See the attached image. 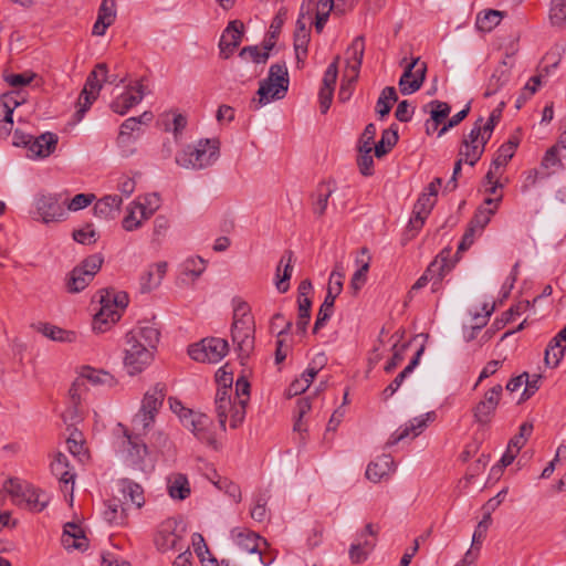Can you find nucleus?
Listing matches in <instances>:
<instances>
[{"label":"nucleus","instance_id":"nucleus-1","mask_svg":"<svg viewBox=\"0 0 566 566\" xmlns=\"http://www.w3.org/2000/svg\"><path fill=\"white\" fill-rule=\"evenodd\" d=\"M160 333L154 326H137L124 338L123 364L130 376L142 373L154 359Z\"/></svg>","mask_w":566,"mask_h":566},{"label":"nucleus","instance_id":"nucleus-2","mask_svg":"<svg viewBox=\"0 0 566 566\" xmlns=\"http://www.w3.org/2000/svg\"><path fill=\"white\" fill-rule=\"evenodd\" d=\"M220 156V140L205 138L178 151L175 160L180 167L200 170L213 165Z\"/></svg>","mask_w":566,"mask_h":566},{"label":"nucleus","instance_id":"nucleus-3","mask_svg":"<svg viewBox=\"0 0 566 566\" xmlns=\"http://www.w3.org/2000/svg\"><path fill=\"white\" fill-rule=\"evenodd\" d=\"M117 427L122 434L117 437L116 446L123 461L133 470L145 471L148 448L140 438L144 433H132L120 423Z\"/></svg>","mask_w":566,"mask_h":566},{"label":"nucleus","instance_id":"nucleus-4","mask_svg":"<svg viewBox=\"0 0 566 566\" xmlns=\"http://www.w3.org/2000/svg\"><path fill=\"white\" fill-rule=\"evenodd\" d=\"M3 488L15 505L32 512H42L50 502L46 492L19 479H9Z\"/></svg>","mask_w":566,"mask_h":566},{"label":"nucleus","instance_id":"nucleus-5","mask_svg":"<svg viewBox=\"0 0 566 566\" xmlns=\"http://www.w3.org/2000/svg\"><path fill=\"white\" fill-rule=\"evenodd\" d=\"M166 395V385L161 382H157L145 392L140 408L132 420L135 431L143 432L144 434L149 431L156 421Z\"/></svg>","mask_w":566,"mask_h":566},{"label":"nucleus","instance_id":"nucleus-6","mask_svg":"<svg viewBox=\"0 0 566 566\" xmlns=\"http://www.w3.org/2000/svg\"><path fill=\"white\" fill-rule=\"evenodd\" d=\"M154 544L161 553L182 551L187 545L185 526L175 517L163 521L154 535Z\"/></svg>","mask_w":566,"mask_h":566},{"label":"nucleus","instance_id":"nucleus-7","mask_svg":"<svg viewBox=\"0 0 566 566\" xmlns=\"http://www.w3.org/2000/svg\"><path fill=\"white\" fill-rule=\"evenodd\" d=\"M289 88V73L285 64H272L269 76L260 83L258 90L259 105H265L270 99H280L285 96Z\"/></svg>","mask_w":566,"mask_h":566},{"label":"nucleus","instance_id":"nucleus-8","mask_svg":"<svg viewBox=\"0 0 566 566\" xmlns=\"http://www.w3.org/2000/svg\"><path fill=\"white\" fill-rule=\"evenodd\" d=\"M104 259L101 254H92L85 258L66 276L65 286L69 293L83 291L101 270Z\"/></svg>","mask_w":566,"mask_h":566},{"label":"nucleus","instance_id":"nucleus-9","mask_svg":"<svg viewBox=\"0 0 566 566\" xmlns=\"http://www.w3.org/2000/svg\"><path fill=\"white\" fill-rule=\"evenodd\" d=\"M343 280L344 269L340 264H336L329 275L326 296L317 313L313 333H317L322 327H324L326 322L333 315L335 300L343 290Z\"/></svg>","mask_w":566,"mask_h":566},{"label":"nucleus","instance_id":"nucleus-10","mask_svg":"<svg viewBox=\"0 0 566 566\" xmlns=\"http://www.w3.org/2000/svg\"><path fill=\"white\" fill-rule=\"evenodd\" d=\"M228 350L226 339L210 337L189 346L188 354L196 361L216 364L227 355Z\"/></svg>","mask_w":566,"mask_h":566},{"label":"nucleus","instance_id":"nucleus-11","mask_svg":"<svg viewBox=\"0 0 566 566\" xmlns=\"http://www.w3.org/2000/svg\"><path fill=\"white\" fill-rule=\"evenodd\" d=\"M182 424L202 443L217 449L213 422L209 416L195 411L187 412V416L182 417Z\"/></svg>","mask_w":566,"mask_h":566},{"label":"nucleus","instance_id":"nucleus-12","mask_svg":"<svg viewBox=\"0 0 566 566\" xmlns=\"http://www.w3.org/2000/svg\"><path fill=\"white\" fill-rule=\"evenodd\" d=\"M427 72L426 62L420 61V57H416L409 63L400 80L399 90L402 95H410L422 86Z\"/></svg>","mask_w":566,"mask_h":566},{"label":"nucleus","instance_id":"nucleus-13","mask_svg":"<svg viewBox=\"0 0 566 566\" xmlns=\"http://www.w3.org/2000/svg\"><path fill=\"white\" fill-rule=\"evenodd\" d=\"M66 200L61 202L52 195H41L35 199V210L44 223L61 221L66 217Z\"/></svg>","mask_w":566,"mask_h":566},{"label":"nucleus","instance_id":"nucleus-14","mask_svg":"<svg viewBox=\"0 0 566 566\" xmlns=\"http://www.w3.org/2000/svg\"><path fill=\"white\" fill-rule=\"evenodd\" d=\"M437 418V413L434 411H429L424 415L415 417L409 420L405 426L400 427L396 430L387 441V446L391 447L400 442L401 440L412 437H418L428 426V422L434 421Z\"/></svg>","mask_w":566,"mask_h":566},{"label":"nucleus","instance_id":"nucleus-15","mask_svg":"<svg viewBox=\"0 0 566 566\" xmlns=\"http://www.w3.org/2000/svg\"><path fill=\"white\" fill-rule=\"evenodd\" d=\"M243 34V22L240 20H233L228 23L219 41L220 56L222 59L227 60L234 53L235 49L242 42Z\"/></svg>","mask_w":566,"mask_h":566},{"label":"nucleus","instance_id":"nucleus-16","mask_svg":"<svg viewBox=\"0 0 566 566\" xmlns=\"http://www.w3.org/2000/svg\"><path fill=\"white\" fill-rule=\"evenodd\" d=\"M214 403L221 429L226 430L228 419H230V427L233 428V415L237 400L232 397V387L222 386L219 388L216 394Z\"/></svg>","mask_w":566,"mask_h":566},{"label":"nucleus","instance_id":"nucleus-17","mask_svg":"<svg viewBox=\"0 0 566 566\" xmlns=\"http://www.w3.org/2000/svg\"><path fill=\"white\" fill-rule=\"evenodd\" d=\"M51 471L59 479L62 492L65 495H70V501L72 502L75 473L70 467L67 457L61 452L56 453L51 463Z\"/></svg>","mask_w":566,"mask_h":566},{"label":"nucleus","instance_id":"nucleus-18","mask_svg":"<svg viewBox=\"0 0 566 566\" xmlns=\"http://www.w3.org/2000/svg\"><path fill=\"white\" fill-rule=\"evenodd\" d=\"M338 62L339 56H336L335 60L327 66L322 80V86L318 92V102L322 114L327 113L333 101L335 84L338 75Z\"/></svg>","mask_w":566,"mask_h":566},{"label":"nucleus","instance_id":"nucleus-19","mask_svg":"<svg viewBox=\"0 0 566 566\" xmlns=\"http://www.w3.org/2000/svg\"><path fill=\"white\" fill-rule=\"evenodd\" d=\"M18 92L0 96V138H7L13 128V112L24 99H18Z\"/></svg>","mask_w":566,"mask_h":566},{"label":"nucleus","instance_id":"nucleus-20","mask_svg":"<svg viewBox=\"0 0 566 566\" xmlns=\"http://www.w3.org/2000/svg\"><path fill=\"white\" fill-rule=\"evenodd\" d=\"M450 256L451 250L443 249L424 271V274H427L432 282L433 292L440 289L443 277L452 270L454 265L453 262H451Z\"/></svg>","mask_w":566,"mask_h":566},{"label":"nucleus","instance_id":"nucleus-21","mask_svg":"<svg viewBox=\"0 0 566 566\" xmlns=\"http://www.w3.org/2000/svg\"><path fill=\"white\" fill-rule=\"evenodd\" d=\"M116 495L122 497L128 510L130 507L140 509L145 504L143 488L129 479H120L116 483Z\"/></svg>","mask_w":566,"mask_h":566},{"label":"nucleus","instance_id":"nucleus-22","mask_svg":"<svg viewBox=\"0 0 566 566\" xmlns=\"http://www.w3.org/2000/svg\"><path fill=\"white\" fill-rule=\"evenodd\" d=\"M325 355L319 354L316 358L308 365V367L304 370L300 378L295 379L287 388V396L295 397L303 394L312 384L316 375L318 374L322 366L325 364Z\"/></svg>","mask_w":566,"mask_h":566},{"label":"nucleus","instance_id":"nucleus-23","mask_svg":"<svg viewBox=\"0 0 566 566\" xmlns=\"http://www.w3.org/2000/svg\"><path fill=\"white\" fill-rule=\"evenodd\" d=\"M101 308L94 315L93 329L97 333L106 332L112 324L116 323L120 318V312L114 306L109 300L99 297Z\"/></svg>","mask_w":566,"mask_h":566},{"label":"nucleus","instance_id":"nucleus-24","mask_svg":"<svg viewBox=\"0 0 566 566\" xmlns=\"http://www.w3.org/2000/svg\"><path fill=\"white\" fill-rule=\"evenodd\" d=\"M144 97V85L136 83L127 87L125 92L118 95L112 103L111 108L114 113L125 115L132 107L137 105Z\"/></svg>","mask_w":566,"mask_h":566},{"label":"nucleus","instance_id":"nucleus-25","mask_svg":"<svg viewBox=\"0 0 566 566\" xmlns=\"http://www.w3.org/2000/svg\"><path fill=\"white\" fill-rule=\"evenodd\" d=\"M59 138L54 133H43L38 137L31 138V143L29 146L30 158H45L49 157L56 148Z\"/></svg>","mask_w":566,"mask_h":566},{"label":"nucleus","instance_id":"nucleus-26","mask_svg":"<svg viewBox=\"0 0 566 566\" xmlns=\"http://www.w3.org/2000/svg\"><path fill=\"white\" fill-rule=\"evenodd\" d=\"M365 53V40L364 36H356L352 44L347 48L346 55V73L352 74V78H358L363 57Z\"/></svg>","mask_w":566,"mask_h":566},{"label":"nucleus","instance_id":"nucleus-27","mask_svg":"<svg viewBox=\"0 0 566 566\" xmlns=\"http://www.w3.org/2000/svg\"><path fill=\"white\" fill-rule=\"evenodd\" d=\"M116 20V0H103L93 25V35L103 36Z\"/></svg>","mask_w":566,"mask_h":566},{"label":"nucleus","instance_id":"nucleus-28","mask_svg":"<svg viewBox=\"0 0 566 566\" xmlns=\"http://www.w3.org/2000/svg\"><path fill=\"white\" fill-rule=\"evenodd\" d=\"M396 470L394 459L389 454H382L375 461L370 462L366 469V478L378 483L382 479H387Z\"/></svg>","mask_w":566,"mask_h":566},{"label":"nucleus","instance_id":"nucleus-29","mask_svg":"<svg viewBox=\"0 0 566 566\" xmlns=\"http://www.w3.org/2000/svg\"><path fill=\"white\" fill-rule=\"evenodd\" d=\"M231 537L235 545L244 553H258L261 556L260 543H265L261 536L247 528H233Z\"/></svg>","mask_w":566,"mask_h":566},{"label":"nucleus","instance_id":"nucleus-30","mask_svg":"<svg viewBox=\"0 0 566 566\" xmlns=\"http://www.w3.org/2000/svg\"><path fill=\"white\" fill-rule=\"evenodd\" d=\"M501 200V195L497 198H485L483 205L476 209L470 224L476 228L479 233L489 224L492 216L497 211Z\"/></svg>","mask_w":566,"mask_h":566},{"label":"nucleus","instance_id":"nucleus-31","mask_svg":"<svg viewBox=\"0 0 566 566\" xmlns=\"http://www.w3.org/2000/svg\"><path fill=\"white\" fill-rule=\"evenodd\" d=\"M436 202L434 198H430L423 192L419 196L413 206L412 216L409 220V227L412 230L419 231L422 228Z\"/></svg>","mask_w":566,"mask_h":566},{"label":"nucleus","instance_id":"nucleus-32","mask_svg":"<svg viewBox=\"0 0 566 566\" xmlns=\"http://www.w3.org/2000/svg\"><path fill=\"white\" fill-rule=\"evenodd\" d=\"M237 400V407L233 415V429L238 428L245 418V408L250 399V384L244 378H240L235 382V394L233 397Z\"/></svg>","mask_w":566,"mask_h":566},{"label":"nucleus","instance_id":"nucleus-33","mask_svg":"<svg viewBox=\"0 0 566 566\" xmlns=\"http://www.w3.org/2000/svg\"><path fill=\"white\" fill-rule=\"evenodd\" d=\"M293 252L287 250L281 256L275 274V287L280 293H285L290 289V280L293 273Z\"/></svg>","mask_w":566,"mask_h":566},{"label":"nucleus","instance_id":"nucleus-34","mask_svg":"<svg viewBox=\"0 0 566 566\" xmlns=\"http://www.w3.org/2000/svg\"><path fill=\"white\" fill-rule=\"evenodd\" d=\"M61 542L66 549L82 551L87 547V538L83 530L75 523H66L64 525Z\"/></svg>","mask_w":566,"mask_h":566},{"label":"nucleus","instance_id":"nucleus-35","mask_svg":"<svg viewBox=\"0 0 566 566\" xmlns=\"http://www.w3.org/2000/svg\"><path fill=\"white\" fill-rule=\"evenodd\" d=\"M566 349V327L551 339L545 350V363L549 367H557Z\"/></svg>","mask_w":566,"mask_h":566},{"label":"nucleus","instance_id":"nucleus-36","mask_svg":"<svg viewBox=\"0 0 566 566\" xmlns=\"http://www.w3.org/2000/svg\"><path fill=\"white\" fill-rule=\"evenodd\" d=\"M310 43V30L301 20L296 22V31L294 33V51L297 67H303L307 57V48Z\"/></svg>","mask_w":566,"mask_h":566},{"label":"nucleus","instance_id":"nucleus-37","mask_svg":"<svg viewBox=\"0 0 566 566\" xmlns=\"http://www.w3.org/2000/svg\"><path fill=\"white\" fill-rule=\"evenodd\" d=\"M148 219L149 217L146 214V205L140 203V201H134L127 207V213L124 217L122 224L126 231H134Z\"/></svg>","mask_w":566,"mask_h":566},{"label":"nucleus","instance_id":"nucleus-38","mask_svg":"<svg viewBox=\"0 0 566 566\" xmlns=\"http://www.w3.org/2000/svg\"><path fill=\"white\" fill-rule=\"evenodd\" d=\"M128 506L123 503L122 497L118 495H114L111 500L106 502V509L104 511V518L111 523L116 525H122L126 523L127 520Z\"/></svg>","mask_w":566,"mask_h":566},{"label":"nucleus","instance_id":"nucleus-39","mask_svg":"<svg viewBox=\"0 0 566 566\" xmlns=\"http://www.w3.org/2000/svg\"><path fill=\"white\" fill-rule=\"evenodd\" d=\"M424 352V347L421 346L415 354V356L411 358L409 364L403 368L402 371H400L396 378L384 389L382 396L385 399H388L391 397L402 385L405 379L415 370V368L418 366L420 361V357Z\"/></svg>","mask_w":566,"mask_h":566},{"label":"nucleus","instance_id":"nucleus-40","mask_svg":"<svg viewBox=\"0 0 566 566\" xmlns=\"http://www.w3.org/2000/svg\"><path fill=\"white\" fill-rule=\"evenodd\" d=\"M122 202V198L117 195L104 196L94 205V213L102 219H112L119 211Z\"/></svg>","mask_w":566,"mask_h":566},{"label":"nucleus","instance_id":"nucleus-41","mask_svg":"<svg viewBox=\"0 0 566 566\" xmlns=\"http://www.w3.org/2000/svg\"><path fill=\"white\" fill-rule=\"evenodd\" d=\"M114 83L115 78L109 80L108 69L105 63H98L95 69L88 74L83 90L91 92L92 94L98 95L103 83Z\"/></svg>","mask_w":566,"mask_h":566},{"label":"nucleus","instance_id":"nucleus-42","mask_svg":"<svg viewBox=\"0 0 566 566\" xmlns=\"http://www.w3.org/2000/svg\"><path fill=\"white\" fill-rule=\"evenodd\" d=\"M387 344L390 346L388 350L392 352L390 359L385 364L384 370L387 374L392 373L405 359L406 350L409 347L408 343H400L397 335H391L388 338Z\"/></svg>","mask_w":566,"mask_h":566},{"label":"nucleus","instance_id":"nucleus-43","mask_svg":"<svg viewBox=\"0 0 566 566\" xmlns=\"http://www.w3.org/2000/svg\"><path fill=\"white\" fill-rule=\"evenodd\" d=\"M232 329L254 331V318L247 302L239 301L233 310Z\"/></svg>","mask_w":566,"mask_h":566},{"label":"nucleus","instance_id":"nucleus-44","mask_svg":"<svg viewBox=\"0 0 566 566\" xmlns=\"http://www.w3.org/2000/svg\"><path fill=\"white\" fill-rule=\"evenodd\" d=\"M428 106L431 107L430 119L432 123L430 124V122L428 120L426 124V127H427V133L430 134L431 128H432V130H437L439 125L442 124L447 119V117L449 116V114L451 112V107L448 103L441 102L438 99L431 101L428 104Z\"/></svg>","mask_w":566,"mask_h":566},{"label":"nucleus","instance_id":"nucleus-45","mask_svg":"<svg viewBox=\"0 0 566 566\" xmlns=\"http://www.w3.org/2000/svg\"><path fill=\"white\" fill-rule=\"evenodd\" d=\"M36 329L45 337L62 343H73L76 340V333L66 331L49 323H39Z\"/></svg>","mask_w":566,"mask_h":566},{"label":"nucleus","instance_id":"nucleus-46","mask_svg":"<svg viewBox=\"0 0 566 566\" xmlns=\"http://www.w3.org/2000/svg\"><path fill=\"white\" fill-rule=\"evenodd\" d=\"M360 254L363 256L366 255V259H363V258H359V256L356 259V263L359 265V268L353 274L352 280H350V287L355 292L359 291L364 286V284L366 283V281H367V273L369 271V265H370V256L368 255L367 248H361Z\"/></svg>","mask_w":566,"mask_h":566},{"label":"nucleus","instance_id":"nucleus-47","mask_svg":"<svg viewBox=\"0 0 566 566\" xmlns=\"http://www.w3.org/2000/svg\"><path fill=\"white\" fill-rule=\"evenodd\" d=\"M168 493L172 499L185 500L190 494V486L185 474L177 473L168 478Z\"/></svg>","mask_w":566,"mask_h":566},{"label":"nucleus","instance_id":"nucleus-48","mask_svg":"<svg viewBox=\"0 0 566 566\" xmlns=\"http://www.w3.org/2000/svg\"><path fill=\"white\" fill-rule=\"evenodd\" d=\"M231 334L240 357H248L254 347V331L231 329Z\"/></svg>","mask_w":566,"mask_h":566},{"label":"nucleus","instance_id":"nucleus-49","mask_svg":"<svg viewBox=\"0 0 566 566\" xmlns=\"http://www.w3.org/2000/svg\"><path fill=\"white\" fill-rule=\"evenodd\" d=\"M81 378L88 380L93 385H105L112 387L116 385V380L108 371L95 369L90 366H84L81 369Z\"/></svg>","mask_w":566,"mask_h":566},{"label":"nucleus","instance_id":"nucleus-50","mask_svg":"<svg viewBox=\"0 0 566 566\" xmlns=\"http://www.w3.org/2000/svg\"><path fill=\"white\" fill-rule=\"evenodd\" d=\"M503 12L497 10L482 11L476 15L475 25L482 32H490L500 24Z\"/></svg>","mask_w":566,"mask_h":566},{"label":"nucleus","instance_id":"nucleus-51","mask_svg":"<svg viewBox=\"0 0 566 566\" xmlns=\"http://www.w3.org/2000/svg\"><path fill=\"white\" fill-rule=\"evenodd\" d=\"M549 22L558 29L566 28V0H552L548 13Z\"/></svg>","mask_w":566,"mask_h":566},{"label":"nucleus","instance_id":"nucleus-52","mask_svg":"<svg viewBox=\"0 0 566 566\" xmlns=\"http://www.w3.org/2000/svg\"><path fill=\"white\" fill-rule=\"evenodd\" d=\"M334 188L329 184L322 182L316 190V199L313 203V212L322 217L327 208L328 199L332 196Z\"/></svg>","mask_w":566,"mask_h":566},{"label":"nucleus","instance_id":"nucleus-53","mask_svg":"<svg viewBox=\"0 0 566 566\" xmlns=\"http://www.w3.org/2000/svg\"><path fill=\"white\" fill-rule=\"evenodd\" d=\"M398 99L395 87L386 86L377 101L376 112L380 117L388 115L391 111L392 104Z\"/></svg>","mask_w":566,"mask_h":566},{"label":"nucleus","instance_id":"nucleus-54","mask_svg":"<svg viewBox=\"0 0 566 566\" xmlns=\"http://www.w3.org/2000/svg\"><path fill=\"white\" fill-rule=\"evenodd\" d=\"M273 45V43H269L262 50L256 45L244 46L239 55L243 59L249 56L256 64H264L270 57Z\"/></svg>","mask_w":566,"mask_h":566},{"label":"nucleus","instance_id":"nucleus-55","mask_svg":"<svg viewBox=\"0 0 566 566\" xmlns=\"http://www.w3.org/2000/svg\"><path fill=\"white\" fill-rule=\"evenodd\" d=\"M398 142V133L392 129H385L380 140L375 144V156L381 158L388 154Z\"/></svg>","mask_w":566,"mask_h":566},{"label":"nucleus","instance_id":"nucleus-56","mask_svg":"<svg viewBox=\"0 0 566 566\" xmlns=\"http://www.w3.org/2000/svg\"><path fill=\"white\" fill-rule=\"evenodd\" d=\"M483 153L484 150L482 145L462 142L459 149V157H461L464 163L473 167L479 161Z\"/></svg>","mask_w":566,"mask_h":566},{"label":"nucleus","instance_id":"nucleus-57","mask_svg":"<svg viewBox=\"0 0 566 566\" xmlns=\"http://www.w3.org/2000/svg\"><path fill=\"white\" fill-rule=\"evenodd\" d=\"M516 147L517 143L512 140H509L501 145L492 161V167H494L495 170H499L501 167H504L514 156Z\"/></svg>","mask_w":566,"mask_h":566},{"label":"nucleus","instance_id":"nucleus-58","mask_svg":"<svg viewBox=\"0 0 566 566\" xmlns=\"http://www.w3.org/2000/svg\"><path fill=\"white\" fill-rule=\"evenodd\" d=\"M496 407L490 405L485 400H480L476 406L473 408V417L475 421L480 424L490 423L492 417L494 416Z\"/></svg>","mask_w":566,"mask_h":566},{"label":"nucleus","instance_id":"nucleus-59","mask_svg":"<svg viewBox=\"0 0 566 566\" xmlns=\"http://www.w3.org/2000/svg\"><path fill=\"white\" fill-rule=\"evenodd\" d=\"M298 303V318L296 322V328L301 333H305L307 325L311 319V307H312V301L310 297H304L297 300Z\"/></svg>","mask_w":566,"mask_h":566},{"label":"nucleus","instance_id":"nucleus-60","mask_svg":"<svg viewBox=\"0 0 566 566\" xmlns=\"http://www.w3.org/2000/svg\"><path fill=\"white\" fill-rule=\"evenodd\" d=\"M312 408V405H311V399L308 397H303V398H300L297 401H296V407H295V422H294V431H297L300 433L302 432H306V428L303 427V418L304 416L311 410Z\"/></svg>","mask_w":566,"mask_h":566},{"label":"nucleus","instance_id":"nucleus-61","mask_svg":"<svg viewBox=\"0 0 566 566\" xmlns=\"http://www.w3.org/2000/svg\"><path fill=\"white\" fill-rule=\"evenodd\" d=\"M2 77L3 81L7 82L10 86L19 87L29 85L33 80L38 77V75L32 71H27L19 74L4 72Z\"/></svg>","mask_w":566,"mask_h":566},{"label":"nucleus","instance_id":"nucleus-62","mask_svg":"<svg viewBox=\"0 0 566 566\" xmlns=\"http://www.w3.org/2000/svg\"><path fill=\"white\" fill-rule=\"evenodd\" d=\"M140 127V118L129 117L123 122L120 125V132L117 137L118 144L129 143L132 139V134L135 130H139Z\"/></svg>","mask_w":566,"mask_h":566},{"label":"nucleus","instance_id":"nucleus-63","mask_svg":"<svg viewBox=\"0 0 566 566\" xmlns=\"http://www.w3.org/2000/svg\"><path fill=\"white\" fill-rule=\"evenodd\" d=\"M375 542L365 541L363 544H353L349 549V557L353 563L360 564L366 560L369 552L374 548Z\"/></svg>","mask_w":566,"mask_h":566},{"label":"nucleus","instance_id":"nucleus-64","mask_svg":"<svg viewBox=\"0 0 566 566\" xmlns=\"http://www.w3.org/2000/svg\"><path fill=\"white\" fill-rule=\"evenodd\" d=\"M214 485L220 490L228 494L235 503L241 501V489L240 486L229 480L228 478H219Z\"/></svg>","mask_w":566,"mask_h":566}]
</instances>
